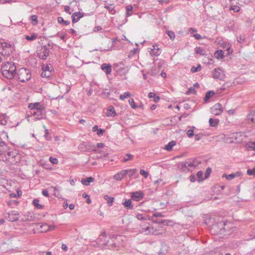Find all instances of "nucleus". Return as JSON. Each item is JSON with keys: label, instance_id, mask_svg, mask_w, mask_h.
<instances>
[{"label": "nucleus", "instance_id": "338daca9", "mask_svg": "<svg viewBox=\"0 0 255 255\" xmlns=\"http://www.w3.org/2000/svg\"><path fill=\"white\" fill-rule=\"evenodd\" d=\"M189 31L192 33L193 32H196L197 30L194 28H190L189 29Z\"/></svg>", "mask_w": 255, "mask_h": 255}, {"label": "nucleus", "instance_id": "680f3d73", "mask_svg": "<svg viewBox=\"0 0 255 255\" xmlns=\"http://www.w3.org/2000/svg\"><path fill=\"white\" fill-rule=\"evenodd\" d=\"M193 36L196 39H201V36L199 34H194Z\"/></svg>", "mask_w": 255, "mask_h": 255}, {"label": "nucleus", "instance_id": "c85d7f7f", "mask_svg": "<svg viewBox=\"0 0 255 255\" xmlns=\"http://www.w3.org/2000/svg\"><path fill=\"white\" fill-rule=\"evenodd\" d=\"M148 96L149 98H153V100L155 102H157L160 100V97L156 96L153 92L149 93Z\"/></svg>", "mask_w": 255, "mask_h": 255}, {"label": "nucleus", "instance_id": "ea45409f", "mask_svg": "<svg viewBox=\"0 0 255 255\" xmlns=\"http://www.w3.org/2000/svg\"><path fill=\"white\" fill-rule=\"evenodd\" d=\"M247 173L248 175L250 176H255V167L252 169H248L247 171Z\"/></svg>", "mask_w": 255, "mask_h": 255}, {"label": "nucleus", "instance_id": "4d7b16f0", "mask_svg": "<svg viewBox=\"0 0 255 255\" xmlns=\"http://www.w3.org/2000/svg\"><path fill=\"white\" fill-rule=\"evenodd\" d=\"M16 192H17L16 195H17L18 197H19L22 195V192L19 189H17Z\"/></svg>", "mask_w": 255, "mask_h": 255}, {"label": "nucleus", "instance_id": "5fc2aeb1", "mask_svg": "<svg viewBox=\"0 0 255 255\" xmlns=\"http://www.w3.org/2000/svg\"><path fill=\"white\" fill-rule=\"evenodd\" d=\"M133 7L131 5H128L126 7V10L127 11H131Z\"/></svg>", "mask_w": 255, "mask_h": 255}, {"label": "nucleus", "instance_id": "774afa93", "mask_svg": "<svg viewBox=\"0 0 255 255\" xmlns=\"http://www.w3.org/2000/svg\"><path fill=\"white\" fill-rule=\"evenodd\" d=\"M137 106V108H139L142 110L143 109V105L141 102H140V104Z\"/></svg>", "mask_w": 255, "mask_h": 255}, {"label": "nucleus", "instance_id": "4468645a", "mask_svg": "<svg viewBox=\"0 0 255 255\" xmlns=\"http://www.w3.org/2000/svg\"><path fill=\"white\" fill-rule=\"evenodd\" d=\"M106 115L107 117H115L117 116V113L115 108L111 106L108 107Z\"/></svg>", "mask_w": 255, "mask_h": 255}, {"label": "nucleus", "instance_id": "3c124183", "mask_svg": "<svg viewBox=\"0 0 255 255\" xmlns=\"http://www.w3.org/2000/svg\"><path fill=\"white\" fill-rule=\"evenodd\" d=\"M195 93V91L194 88H190L189 89V90L187 92V94H190Z\"/></svg>", "mask_w": 255, "mask_h": 255}, {"label": "nucleus", "instance_id": "2f4dec72", "mask_svg": "<svg viewBox=\"0 0 255 255\" xmlns=\"http://www.w3.org/2000/svg\"><path fill=\"white\" fill-rule=\"evenodd\" d=\"M130 97V94L129 92H126L120 96V99L121 100H124L125 99Z\"/></svg>", "mask_w": 255, "mask_h": 255}, {"label": "nucleus", "instance_id": "393cba45", "mask_svg": "<svg viewBox=\"0 0 255 255\" xmlns=\"http://www.w3.org/2000/svg\"><path fill=\"white\" fill-rule=\"evenodd\" d=\"M214 56L218 59H223L224 57L222 50H217L214 53Z\"/></svg>", "mask_w": 255, "mask_h": 255}, {"label": "nucleus", "instance_id": "39448f33", "mask_svg": "<svg viewBox=\"0 0 255 255\" xmlns=\"http://www.w3.org/2000/svg\"><path fill=\"white\" fill-rule=\"evenodd\" d=\"M52 70L53 67L50 64L43 65L42 67L41 76L42 77H49Z\"/></svg>", "mask_w": 255, "mask_h": 255}, {"label": "nucleus", "instance_id": "cd10ccee", "mask_svg": "<svg viewBox=\"0 0 255 255\" xmlns=\"http://www.w3.org/2000/svg\"><path fill=\"white\" fill-rule=\"evenodd\" d=\"M221 70L219 68L215 69L213 71V73H212L213 77L214 78H217V79L219 78L220 77L221 74Z\"/></svg>", "mask_w": 255, "mask_h": 255}, {"label": "nucleus", "instance_id": "de8ad7c7", "mask_svg": "<svg viewBox=\"0 0 255 255\" xmlns=\"http://www.w3.org/2000/svg\"><path fill=\"white\" fill-rule=\"evenodd\" d=\"M187 135L189 137H191L194 135L193 129H190L187 130Z\"/></svg>", "mask_w": 255, "mask_h": 255}, {"label": "nucleus", "instance_id": "7ed1b4c3", "mask_svg": "<svg viewBox=\"0 0 255 255\" xmlns=\"http://www.w3.org/2000/svg\"><path fill=\"white\" fill-rule=\"evenodd\" d=\"M17 74L18 80L21 82L28 81L31 77L30 71L24 68H21L18 69Z\"/></svg>", "mask_w": 255, "mask_h": 255}, {"label": "nucleus", "instance_id": "864d4df0", "mask_svg": "<svg viewBox=\"0 0 255 255\" xmlns=\"http://www.w3.org/2000/svg\"><path fill=\"white\" fill-rule=\"evenodd\" d=\"M51 188L54 189V194L56 196L58 197V194H57V193H58V188L56 187H51Z\"/></svg>", "mask_w": 255, "mask_h": 255}, {"label": "nucleus", "instance_id": "20e7f679", "mask_svg": "<svg viewBox=\"0 0 255 255\" xmlns=\"http://www.w3.org/2000/svg\"><path fill=\"white\" fill-rule=\"evenodd\" d=\"M241 136V135L238 133H233L229 135H225V141L228 143H233L235 142H239L238 138Z\"/></svg>", "mask_w": 255, "mask_h": 255}, {"label": "nucleus", "instance_id": "bb28decb", "mask_svg": "<svg viewBox=\"0 0 255 255\" xmlns=\"http://www.w3.org/2000/svg\"><path fill=\"white\" fill-rule=\"evenodd\" d=\"M248 150H255V142H249L245 146Z\"/></svg>", "mask_w": 255, "mask_h": 255}, {"label": "nucleus", "instance_id": "8fccbe9b", "mask_svg": "<svg viewBox=\"0 0 255 255\" xmlns=\"http://www.w3.org/2000/svg\"><path fill=\"white\" fill-rule=\"evenodd\" d=\"M105 132V130L103 129H102V128H100V129H98L97 132V134L99 135V136H101L102 135H103V134Z\"/></svg>", "mask_w": 255, "mask_h": 255}, {"label": "nucleus", "instance_id": "f03ea898", "mask_svg": "<svg viewBox=\"0 0 255 255\" xmlns=\"http://www.w3.org/2000/svg\"><path fill=\"white\" fill-rule=\"evenodd\" d=\"M14 51V46L9 43H0V54L4 57H9Z\"/></svg>", "mask_w": 255, "mask_h": 255}, {"label": "nucleus", "instance_id": "7c9ffc66", "mask_svg": "<svg viewBox=\"0 0 255 255\" xmlns=\"http://www.w3.org/2000/svg\"><path fill=\"white\" fill-rule=\"evenodd\" d=\"M133 159V155L130 153H128L126 154V155L124 156V157L123 159V162H126L128 161V160H131Z\"/></svg>", "mask_w": 255, "mask_h": 255}, {"label": "nucleus", "instance_id": "bf43d9fd", "mask_svg": "<svg viewBox=\"0 0 255 255\" xmlns=\"http://www.w3.org/2000/svg\"><path fill=\"white\" fill-rule=\"evenodd\" d=\"M104 145L105 144L102 142L98 143L97 144V146L98 148H102L104 146Z\"/></svg>", "mask_w": 255, "mask_h": 255}, {"label": "nucleus", "instance_id": "473e14b6", "mask_svg": "<svg viewBox=\"0 0 255 255\" xmlns=\"http://www.w3.org/2000/svg\"><path fill=\"white\" fill-rule=\"evenodd\" d=\"M136 218L139 220H146L148 218V216L146 215H143L140 213H137L136 215Z\"/></svg>", "mask_w": 255, "mask_h": 255}, {"label": "nucleus", "instance_id": "9d476101", "mask_svg": "<svg viewBox=\"0 0 255 255\" xmlns=\"http://www.w3.org/2000/svg\"><path fill=\"white\" fill-rule=\"evenodd\" d=\"M49 51L45 47H42L39 50L38 54L39 57L42 59H46L49 55Z\"/></svg>", "mask_w": 255, "mask_h": 255}, {"label": "nucleus", "instance_id": "f3484780", "mask_svg": "<svg viewBox=\"0 0 255 255\" xmlns=\"http://www.w3.org/2000/svg\"><path fill=\"white\" fill-rule=\"evenodd\" d=\"M101 69L104 71L107 74H110L112 71V66L109 64H103L101 66Z\"/></svg>", "mask_w": 255, "mask_h": 255}, {"label": "nucleus", "instance_id": "1a4fd4ad", "mask_svg": "<svg viewBox=\"0 0 255 255\" xmlns=\"http://www.w3.org/2000/svg\"><path fill=\"white\" fill-rule=\"evenodd\" d=\"M40 228L42 232H46L55 230L56 228V226L53 224L49 225L45 223L42 224L40 226Z\"/></svg>", "mask_w": 255, "mask_h": 255}, {"label": "nucleus", "instance_id": "6e6d98bb", "mask_svg": "<svg viewBox=\"0 0 255 255\" xmlns=\"http://www.w3.org/2000/svg\"><path fill=\"white\" fill-rule=\"evenodd\" d=\"M42 194L46 196V197H49V194H48V192L47 190H44L42 191Z\"/></svg>", "mask_w": 255, "mask_h": 255}, {"label": "nucleus", "instance_id": "2eb2a0df", "mask_svg": "<svg viewBox=\"0 0 255 255\" xmlns=\"http://www.w3.org/2000/svg\"><path fill=\"white\" fill-rule=\"evenodd\" d=\"M83 16V13L80 12H77L74 13L72 15V22L74 23L77 22Z\"/></svg>", "mask_w": 255, "mask_h": 255}, {"label": "nucleus", "instance_id": "58836bf2", "mask_svg": "<svg viewBox=\"0 0 255 255\" xmlns=\"http://www.w3.org/2000/svg\"><path fill=\"white\" fill-rule=\"evenodd\" d=\"M36 38H37V35L35 33H33L30 36L26 35L25 36L26 39H27V40H30V41L35 40L36 39Z\"/></svg>", "mask_w": 255, "mask_h": 255}, {"label": "nucleus", "instance_id": "f8f14e48", "mask_svg": "<svg viewBox=\"0 0 255 255\" xmlns=\"http://www.w3.org/2000/svg\"><path fill=\"white\" fill-rule=\"evenodd\" d=\"M19 219V214L17 212L12 211L9 213L7 219L10 222L16 221Z\"/></svg>", "mask_w": 255, "mask_h": 255}, {"label": "nucleus", "instance_id": "5701e85b", "mask_svg": "<svg viewBox=\"0 0 255 255\" xmlns=\"http://www.w3.org/2000/svg\"><path fill=\"white\" fill-rule=\"evenodd\" d=\"M7 123V118L4 115H0V124L3 126L6 125Z\"/></svg>", "mask_w": 255, "mask_h": 255}, {"label": "nucleus", "instance_id": "09e8293b", "mask_svg": "<svg viewBox=\"0 0 255 255\" xmlns=\"http://www.w3.org/2000/svg\"><path fill=\"white\" fill-rule=\"evenodd\" d=\"M167 34H168V35L170 37V38L171 39H174V38H175V34H174V32H173L171 31H167Z\"/></svg>", "mask_w": 255, "mask_h": 255}, {"label": "nucleus", "instance_id": "a18cd8bd", "mask_svg": "<svg viewBox=\"0 0 255 255\" xmlns=\"http://www.w3.org/2000/svg\"><path fill=\"white\" fill-rule=\"evenodd\" d=\"M203 175V173L202 171H200L198 172L197 175V177L198 178L199 182L202 181V180L203 179L202 178Z\"/></svg>", "mask_w": 255, "mask_h": 255}, {"label": "nucleus", "instance_id": "0eeeda50", "mask_svg": "<svg viewBox=\"0 0 255 255\" xmlns=\"http://www.w3.org/2000/svg\"><path fill=\"white\" fill-rule=\"evenodd\" d=\"M131 198L135 201H139L143 199L144 193L142 191L131 192L130 193Z\"/></svg>", "mask_w": 255, "mask_h": 255}, {"label": "nucleus", "instance_id": "c03bdc74", "mask_svg": "<svg viewBox=\"0 0 255 255\" xmlns=\"http://www.w3.org/2000/svg\"><path fill=\"white\" fill-rule=\"evenodd\" d=\"M49 161L51 163L53 164H57L58 163V159L56 158L50 156L49 158Z\"/></svg>", "mask_w": 255, "mask_h": 255}, {"label": "nucleus", "instance_id": "052dcab7", "mask_svg": "<svg viewBox=\"0 0 255 255\" xmlns=\"http://www.w3.org/2000/svg\"><path fill=\"white\" fill-rule=\"evenodd\" d=\"M189 179L191 182H194L195 181V177L194 175H191Z\"/></svg>", "mask_w": 255, "mask_h": 255}, {"label": "nucleus", "instance_id": "4c0bfd02", "mask_svg": "<svg viewBox=\"0 0 255 255\" xmlns=\"http://www.w3.org/2000/svg\"><path fill=\"white\" fill-rule=\"evenodd\" d=\"M201 70V66L199 64L197 67L193 66L191 69V71L192 73H195L200 71Z\"/></svg>", "mask_w": 255, "mask_h": 255}, {"label": "nucleus", "instance_id": "aec40b11", "mask_svg": "<svg viewBox=\"0 0 255 255\" xmlns=\"http://www.w3.org/2000/svg\"><path fill=\"white\" fill-rule=\"evenodd\" d=\"M176 142L175 141L172 140L170 142H169L167 144H166L165 147L164 149L167 151H171L172 150L173 147L176 145Z\"/></svg>", "mask_w": 255, "mask_h": 255}, {"label": "nucleus", "instance_id": "603ef678", "mask_svg": "<svg viewBox=\"0 0 255 255\" xmlns=\"http://www.w3.org/2000/svg\"><path fill=\"white\" fill-rule=\"evenodd\" d=\"M64 10L67 13H69V14H71V12L70 11V8L69 6H67V5L65 6L64 7Z\"/></svg>", "mask_w": 255, "mask_h": 255}, {"label": "nucleus", "instance_id": "37998d69", "mask_svg": "<svg viewBox=\"0 0 255 255\" xmlns=\"http://www.w3.org/2000/svg\"><path fill=\"white\" fill-rule=\"evenodd\" d=\"M230 9L235 12H237L240 10V7L238 5H232L230 7Z\"/></svg>", "mask_w": 255, "mask_h": 255}, {"label": "nucleus", "instance_id": "ddd939ff", "mask_svg": "<svg viewBox=\"0 0 255 255\" xmlns=\"http://www.w3.org/2000/svg\"><path fill=\"white\" fill-rule=\"evenodd\" d=\"M126 176L125 169L122 170L117 173L113 176L114 179L117 181H120Z\"/></svg>", "mask_w": 255, "mask_h": 255}, {"label": "nucleus", "instance_id": "c9c22d12", "mask_svg": "<svg viewBox=\"0 0 255 255\" xmlns=\"http://www.w3.org/2000/svg\"><path fill=\"white\" fill-rule=\"evenodd\" d=\"M196 53L201 55H204L205 53V51L203 48L199 47L196 48Z\"/></svg>", "mask_w": 255, "mask_h": 255}, {"label": "nucleus", "instance_id": "9b49d317", "mask_svg": "<svg viewBox=\"0 0 255 255\" xmlns=\"http://www.w3.org/2000/svg\"><path fill=\"white\" fill-rule=\"evenodd\" d=\"M28 108L30 110H36L37 111H41L44 109L43 105H41L39 102H35L34 103H30L28 105Z\"/></svg>", "mask_w": 255, "mask_h": 255}, {"label": "nucleus", "instance_id": "79ce46f5", "mask_svg": "<svg viewBox=\"0 0 255 255\" xmlns=\"http://www.w3.org/2000/svg\"><path fill=\"white\" fill-rule=\"evenodd\" d=\"M58 21L59 23H63L66 25H68L69 24V21L67 20H64V19L62 17H58Z\"/></svg>", "mask_w": 255, "mask_h": 255}, {"label": "nucleus", "instance_id": "e433bc0d", "mask_svg": "<svg viewBox=\"0 0 255 255\" xmlns=\"http://www.w3.org/2000/svg\"><path fill=\"white\" fill-rule=\"evenodd\" d=\"M128 103L132 109L135 110L137 108V105H135L133 99H130L128 100Z\"/></svg>", "mask_w": 255, "mask_h": 255}, {"label": "nucleus", "instance_id": "412c9836", "mask_svg": "<svg viewBox=\"0 0 255 255\" xmlns=\"http://www.w3.org/2000/svg\"><path fill=\"white\" fill-rule=\"evenodd\" d=\"M209 125L211 127H216L218 126L219 123V120L218 119H214L210 118L209 120Z\"/></svg>", "mask_w": 255, "mask_h": 255}, {"label": "nucleus", "instance_id": "13d9d810", "mask_svg": "<svg viewBox=\"0 0 255 255\" xmlns=\"http://www.w3.org/2000/svg\"><path fill=\"white\" fill-rule=\"evenodd\" d=\"M61 248L63 250H64L65 251H67L68 250V247H67V245L65 244H63L62 245Z\"/></svg>", "mask_w": 255, "mask_h": 255}, {"label": "nucleus", "instance_id": "f704fd0d", "mask_svg": "<svg viewBox=\"0 0 255 255\" xmlns=\"http://www.w3.org/2000/svg\"><path fill=\"white\" fill-rule=\"evenodd\" d=\"M31 23L33 25H35L38 23L37 16L36 15H33L30 17Z\"/></svg>", "mask_w": 255, "mask_h": 255}, {"label": "nucleus", "instance_id": "6e6552de", "mask_svg": "<svg viewBox=\"0 0 255 255\" xmlns=\"http://www.w3.org/2000/svg\"><path fill=\"white\" fill-rule=\"evenodd\" d=\"M242 175V172L241 171H238L229 175L224 174L222 176V177L225 178L228 180H231L235 178L241 177Z\"/></svg>", "mask_w": 255, "mask_h": 255}, {"label": "nucleus", "instance_id": "b1692460", "mask_svg": "<svg viewBox=\"0 0 255 255\" xmlns=\"http://www.w3.org/2000/svg\"><path fill=\"white\" fill-rule=\"evenodd\" d=\"M104 199L107 200V204L109 205V206H111L113 205V203L114 201V198L111 197L109 196L108 195H106L104 196Z\"/></svg>", "mask_w": 255, "mask_h": 255}, {"label": "nucleus", "instance_id": "423d86ee", "mask_svg": "<svg viewBox=\"0 0 255 255\" xmlns=\"http://www.w3.org/2000/svg\"><path fill=\"white\" fill-rule=\"evenodd\" d=\"M223 111V108L219 103L216 104L211 108V112L215 116L221 115Z\"/></svg>", "mask_w": 255, "mask_h": 255}, {"label": "nucleus", "instance_id": "0e129e2a", "mask_svg": "<svg viewBox=\"0 0 255 255\" xmlns=\"http://www.w3.org/2000/svg\"><path fill=\"white\" fill-rule=\"evenodd\" d=\"M9 196L10 198H16V197H18L16 194H15V193H10L9 194Z\"/></svg>", "mask_w": 255, "mask_h": 255}, {"label": "nucleus", "instance_id": "c756f323", "mask_svg": "<svg viewBox=\"0 0 255 255\" xmlns=\"http://www.w3.org/2000/svg\"><path fill=\"white\" fill-rule=\"evenodd\" d=\"M39 201L37 199H35L33 201V204L34 205V206L38 209H43L44 207V206L40 204L39 203Z\"/></svg>", "mask_w": 255, "mask_h": 255}, {"label": "nucleus", "instance_id": "6ab92c4d", "mask_svg": "<svg viewBox=\"0 0 255 255\" xmlns=\"http://www.w3.org/2000/svg\"><path fill=\"white\" fill-rule=\"evenodd\" d=\"M142 232L146 234H156V230L152 227H147L145 228H143L142 229Z\"/></svg>", "mask_w": 255, "mask_h": 255}, {"label": "nucleus", "instance_id": "a211bd4d", "mask_svg": "<svg viewBox=\"0 0 255 255\" xmlns=\"http://www.w3.org/2000/svg\"><path fill=\"white\" fill-rule=\"evenodd\" d=\"M126 175H128L130 178H132V176L135 174L137 172L136 169H125Z\"/></svg>", "mask_w": 255, "mask_h": 255}, {"label": "nucleus", "instance_id": "72a5a7b5", "mask_svg": "<svg viewBox=\"0 0 255 255\" xmlns=\"http://www.w3.org/2000/svg\"><path fill=\"white\" fill-rule=\"evenodd\" d=\"M248 117L249 121L252 123H255V113H250Z\"/></svg>", "mask_w": 255, "mask_h": 255}, {"label": "nucleus", "instance_id": "dca6fc26", "mask_svg": "<svg viewBox=\"0 0 255 255\" xmlns=\"http://www.w3.org/2000/svg\"><path fill=\"white\" fill-rule=\"evenodd\" d=\"M151 54L157 56L161 53V50L157 45H153L152 48L151 49Z\"/></svg>", "mask_w": 255, "mask_h": 255}, {"label": "nucleus", "instance_id": "f257e3e1", "mask_svg": "<svg viewBox=\"0 0 255 255\" xmlns=\"http://www.w3.org/2000/svg\"><path fill=\"white\" fill-rule=\"evenodd\" d=\"M16 71V66L12 62H7L3 63L1 67V71L2 75L9 79H12Z\"/></svg>", "mask_w": 255, "mask_h": 255}, {"label": "nucleus", "instance_id": "a19ab883", "mask_svg": "<svg viewBox=\"0 0 255 255\" xmlns=\"http://www.w3.org/2000/svg\"><path fill=\"white\" fill-rule=\"evenodd\" d=\"M214 95V92H212V91L208 92L205 95V100L206 101V100H208L209 98L212 97Z\"/></svg>", "mask_w": 255, "mask_h": 255}, {"label": "nucleus", "instance_id": "49530a36", "mask_svg": "<svg viewBox=\"0 0 255 255\" xmlns=\"http://www.w3.org/2000/svg\"><path fill=\"white\" fill-rule=\"evenodd\" d=\"M140 174L142 175L145 178H146L148 176V172L145 171L143 169H141L140 170Z\"/></svg>", "mask_w": 255, "mask_h": 255}, {"label": "nucleus", "instance_id": "69168bd1", "mask_svg": "<svg viewBox=\"0 0 255 255\" xmlns=\"http://www.w3.org/2000/svg\"><path fill=\"white\" fill-rule=\"evenodd\" d=\"M228 113L231 115H234L235 113V110L233 109L230 110L228 111Z\"/></svg>", "mask_w": 255, "mask_h": 255}, {"label": "nucleus", "instance_id": "e2e57ef3", "mask_svg": "<svg viewBox=\"0 0 255 255\" xmlns=\"http://www.w3.org/2000/svg\"><path fill=\"white\" fill-rule=\"evenodd\" d=\"M98 127L97 126H95L94 127H93L92 128V131H94V132H95V131H97L98 130Z\"/></svg>", "mask_w": 255, "mask_h": 255}, {"label": "nucleus", "instance_id": "4be33fe9", "mask_svg": "<svg viewBox=\"0 0 255 255\" xmlns=\"http://www.w3.org/2000/svg\"><path fill=\"white\" fill-rule=\"evenodd\" d=\"M94 180V178L92 177H88L86 179H83L81 180V183L85 185L88 186L90 182H93Z\"/></svg>", "mask_w": 255, "mask_h": 255}, {"label": "nucleus", "instance_id": "a878e982", "mask_svg": "<svg viewBox=\"0 0 255 255\" xmlns=\"http://www.w3.org/2000/svg\"><path fill=\"white\" fill-rule=\"evenodd\" d=\"M123 204L126 208L131 209L133 208L131 201L130 199L126 200L123 203Z\"/></svg>", "mask_w": 255, "mask_h": 255}]
</instances>
